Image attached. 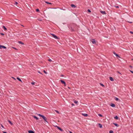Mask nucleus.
I'll return each instance as SVG.
<instances>
[{
	"label": "nucleus",
	"instance_id": "32",
	"mask_svg": "<svg viewBox=\"0 0 133 133\" xmlns=\"http://www.w3.org/2000/svg\"><path fill=\"white\" fill-rule=\"evenodd\" d=\"M36 11L37 12H38L39 11V9H36Z\"/></svg>",
	"mask_w": 133,
	"mask_h": 133
},
{
	"label": "nucleus",
	"instance_id": "13",
	"mask_svg": "<svg viewBox=\"0 0 133 133\" xmlns=\"http://www.w3.org/2000/svg\"><path fill=\"white\" fill-rule=\"evenodd\" d=\"M109 79L110 81H113V78L111 77H109Z\"/></svg>",
	"mask_w": 133,
	"mask_h": 133
},
{
	"label": "nucleus",
	"instance_id": "16",
	"mask_svg": "<svg viewBox=\"0 0 133 133\" xmlns=\"http://www.w3.org/2000/svg\"><path fill=\"white\" fill-rule=\"evenodd\" d=\"M8 121L11 125H12V123L11 122L10 120H8Z\"/></svg>",
	"mask_w": 133,
	"mask_h": 133
},
{
	"label": "nucleus",
	"instance_id": "53",
	"mask_svg": "<svg viewBox=\"0 0 133 133\" xmlns=\"http://www.w3.org/2000/svg\"><path fill=\"white\" fill-rule=\"evenodd\" d=\"M68 88H69V89H70V88L69 87H68Z\"/></svg>",
	"mask_w": 133,
	"mask_h": 133
},
{
	"label": "nucleus",
	"instance_id": "23",
	"mask_svg": "<svg viewBox=\"0 0 133 133\" xmlns=\"http://www.w3.org/2000/svg\"><path fill=\"white\" fill-rule=\"evenodd\" d=\"M45 3H46L47 4H51V3H50L48 2H47L45 1Z\"/></svg>",
	"mask_w": 133,
	"mask_h": 133
},
{
	"label": "nucleus",
	"instance_id": "9",
	"mask_svg": "<svg viewBox=\"0 0 133 133\" xmlns=\"http://www.w3.org/2000/svg\"><path fill=\"white\" fill-rule=\"evenodd\" d=\"M110 106L113 107H115V105L113 103H112L111 104H110Z\"/></svg>",
	"mask_w": 133,
	"mask_h": 133
},
{
	"label": "nucleus",
	"instance_id": "40",
	"mask_svg": "<svg viewBox=\"0 0 133 133\" xmlns=\"http://www.w3.org/2000/svg\"><path fill=\"white\" fill-rule=\"evenodd\" d=\"M63 84H64V85L65 86H66V83L65 82V83H63Z\"/></svg>",
	"mask_w": 133,
	"mask_h": 133
},
{
	"label": "nucleus",
	"instance_id": "21",
	"mask_svg": "<svg viewBox=\"0 0 133 133\" xmlns=\"http://www.w3.org/2000/svg\"><path fill=\"white\" fill-rule=\"evenodd\" d=\"M115 100L117 101L118 100H119V99L117 98V97H115Z\"/></svg>",
	"mask_w": 133,
	"mask_h": 133
},
{
	"label": "nucleus",
	"instance_id": "12",
	"mask_svg": "<svg viewBox=\"0 0 133 133\" xmlns=\"http://www.w3.org/2000/svg\"><path fill=\"white\" fill-rule=\"evenodd\" d=\"M18 43H19V44H21L22 45H24V43H23L21 41H19L18 42Z\"/></svg>",
	"mask_w": 133,
	"mask_h": 133
},
{
	"label": "nucleus",
	"instance_id": "33",
	"mask_svg": "<svg viewBox=\"0 0 133 133\" xmlns=\"http://www.w3.org/2000/svg\"><path fill=\"white\" fill-rule=\"evenodd\" d=\"M78 102L77 101H74V103H75L77 104Z\"/></svg>",
	"mask_w": 133,
	"mask_h": 133
},
{
	"label": "nucleus",
	"instance_id": "11",
	"mask_svg": "<svg viewBox=\"0 0 133 133\" xmlns=\"http://www.w3.org/2000/svg\"><path fill=\"white\" fill-rule=\"evenodd\" d=\"M82 114L84 116H87L88 115L87 114L85 113Z\"/></svg>",
	"mask_w": 133,
	"mask_h": 133
},
{
	"label": "nucleus",
	"instance_id": "5",
	"mask_svg": "<svg viewBox=\"0 0 133 133\" xmlns=\"http://www.w3.org/2000/svg\"><path fill=\"white\" fill-rule=\"evenodd\" d=\"M113 53L114 54H115L117 57H119V58H120V56L118 55L117 54H116L115 52H113Z\"/></svg>",
	"mask_w": 133,
	"mask_h": 133
},
{
	"label": "nucleus",
	"instance_id": "34",
	"mask_svg": "<svg viewBox=\"0 0 133 133\" xmlns=\"http://www.w3.org/2000/svg\"><path fill=\"white\" fill-rule=\"evenodd\" d=\"M43 72L45 74H47V73L46 72L45 70H43Z\"/></svg>",
	"mask_w": 133,
	"mask_h": 133
},
{
	"label": "nucleus",
	"instance_id": "38",
	"mask_svg": "<svg viewBox=\"0 0 133 133\" xmlns=\"http://www.w3.org/2000/svg\"><path fill=\"white\" fill-rule=\"evenodd\" d=\"M130 33L132 34H133V32H132V31H130Z\"/></svg>",
	"mask_w": 133,
	"mask_h": 133
},
{
	"label": "nucleus",
	"instance_id": "20",
	"mask_svg": "<svg viewBox=\"0 0 133 133\" xmlns=\"http://www.w3.org/2000/svg\"><path fill=\"white\" fill-rule=\"evenodd\" d=\"M3 28H4V30H7V29L5 27V26H3Z\"/></svg>",
	"mask_w": 133,
	"mask_h": 133
},
{
	"label": "nucleus",
	"instance_id": "43",
	"mask_svg": "<svg viewBox=\"0 0 133 133\" xmlns=\"http://www.w3.org/2000/svg\"><path fill=\"white\" fill-rule=\"evenodd\" d=\"M130 71L133 74V71L131 70H130Z\"/></svg>",
	"mask_w": 133,
	"mask_h": 133
},
{
	"label": "nucleus",
	"instance_id": "31",
	"mask_svg": "<svg viewBox=\"0 0 133 133\" xmlns=\"http://www.w3.org/2000/svg\"><path fill=\"white\" fill-rule=\"evenodd\" d=\"M114 6L117 8H119V7L118 6Z\"/></svg>",
	"mask_w": 133,
	"mask_h": 133
},
{
	"label": "nucleus",
	"instance_id": "37",
	"mask_svg": "<svg viewBox=\"0 0 133 133\" xmlns=\"http://www.w3.org/2000/svg\"><path fill=\"white\" fill-rule=\"evenodd\" d=\"M128 22H129V23H132V22L128 21Z\"/></svg>",
	"mask_w": 133,
	"mask_h": 133
},
{
	"label": "nucleus",
	"instance_id": "42",
	"mask_svg": "<svg viewBox=\"0 0 133 133\" xmlns=\"http://www.w3.org/2000/svg\"><path fill=\"white\" fill-rule=\"evenodd\" d=\"M2 132H3V133H7L6 132H5V131H3Z\"/></svg>",
	"mask_w": 133,
	"mask_h": 133
},
{
	"label": "nucleus",
	"instance_id": "30",
	"mask_svg": "<svg viewBox=\"0 0 133 133\" xmlns=\"http://www.w3.org/2000/svg\"><path fill=\"white\" fill-rule=\"evenodd\" d=\"M55 111L57 113L59 114V111L57 110H55Z\"/></svg>",
	"mask_w": 133,
	"mask_h": 133
},
{
	"label": "nucleus",
	"instance_id": "4",
	"mask_svg": "<svg viewBox=\"0 0 133 133\" xmlns=\"http://www.w3.org/2000/svg\"><path fill=\"white\" fill-rule=\"evenodd\" d=\"M2 48H3L4 49H5L6 48V47L3 45H0V49H1Z\"/></svg>",
	"mask_w": 133,
	"mask_h": 133
},
{
	"label": "nucleus",
	"instance_id": "28",
	"mask_svg": "<svg viewBox=\"0 0 133 133\" xmlns=\"http://www.w3.org/2000/svg\"><path fill=\"white\" fill-rule=\"evenodd\" d=\"M48 61H49L51 62L52 61V60L51 59L49 58V59H48Z\"/></svg>",
	"mask_w": 133,
	"mask_h": 133
},
{
	"label": "nucleus",
	"instance_id": "27",
	"mask_svg": "<svg viewBox=\"0 0 133 133\" xmlns=\"http://www.w3.org/2000/svg\"><path fill=\"white\" fill-rule=\"evenodd\" d=\"M35 82H32L31 83V84L32 85H34L35 84Z\"/></svg>",
	"mask_w": 133,
	"mask_h": 133
},
{
	"label": "nucleus",
	"instance_id": "52",
	"mask_svg": "<svg viewBox=\"0 0 133 133\" xmlns=\"http://www.w3.org/2000/svg\"><path fill=\"white\" fill-rule=\"evenodd\" d=\"M21 25L22 26H23V25Z\"/></svg>",
	"mask_w": 133,
	"mask_h": 133
},
{
	"label": "nucleus",
	"instance_id": "22",
	"mask_svg": "<svg viewBox=\"0 0 133 133\" xmlns=\"http://www.w3.org/2000/svg\"><path fill=\"white\" fill-rule=\"evenodd\" d=\"M98 124L99 125V127L100 128H101L102 127V125L100 123H99Z\"/></svg>",
	"mask_w": 133,
	"mask_h": 133
},
{
	"label": "nucleus",
	"instance_id": "48",
	"mask_svg": "<svg viewBox=\"0 0 133 133\" xmlns=\"http://www.w3.org/2000/svg\"><path fill=\"white\" fill-rule=\"evenodd\" d=\"M12 78L14 79L15 80L16 79L14 78V77H12Z\"/></svg>",
	"mask_w": 133,
	"mask_h": 133
},
{
	"label": "nucleus",
	"instance_id": "26",
	"mask_svg": "<svg viewBox=\"0 0 133 133\" xmlns=\"http://www.w3.org/2000/svg\"><path fill=\"white\" fill-rule=\"evenodd\" d=\"M88 12H91V10H90L89 9H88Z\"/></svg>",
	"mask_w": 133,
	"mask_h": 133
},
{
	"label": "nucleus",
	"instance_id": "44",
	"mask_svg": "<svg viewBox=\"0 0 133 133\" xmlns=\"http://www.w3.org/2000/svg\"><path fill=\"white\" fill-rule=\"evenodd\" d=\"M61 9V10H65V9Z\"/></svg>",
	"mask_w": 133,
	"mask_h": 133
},
{
	"label": "nucleus",
	"instance_id": "36",
	"mask_svg": "<svg viewBox=\"0 0 133 133\" xmlns=\"http://www.w3.org/2000/svg\"><path fill=\"white\" fill-rule=\"evenodd\" d=\"M38 72L42 75V73H41V72L39 71H38Z\"/></svg>",
	"mask_w": 133,
	"mask_h": 133
},
{
	"label": "nucleus",
	"instance_id": "35",
	"mask_svg": "<svg viewBox=\"0 0 133 133\" xmlns=\"http://www.w3.org/2000/svg\"><path fill=\"white\" fill-rule=\"evenodd\" d=\"M12 48L14 49H15V50H17V49L15 48V47H12Z\"/></svg>",
	"mask_w": 133,
	"mask_h": 133
},
{
	"label": "nucleus",
	"instance_id": "15",
	"mask_svg": "<svg viewBox=\"0 0 133 133\" xmlns=\"http://www.w3.org/2000/svg\"><path fill=\"white\" fill-rule=\"evenodd\" d=\"M17 79L19 81H20L21 82H22V80L19 78L17 77Z\"/></svg>",
	"mask_w": 133,
	"mask_h": 133
},
{
	"label": "nucleus",
	"instance_id": "24",
	"mask_svg": "<svg viewBox=\"0 0 133 133\" xmlns=\"http://www.w3.org/2000/svg\"><path fill=\"white\" fill-rule=\"evenodd\" d=\"M109 133H113V131L112 130H110L109 132Z\"/></svg>",
	"mask_w": 133,
	"mask_h": 133
},
{
	"label": "nucleus",
	"instance_id": "3",
	"mask_svg": "<svg viewBox=\"0 0 133 133\" xmlns=\"http://www.w3.org/2000/svg\"><path fill=\"white\" fill-rule=\"evenodd\" d=\"M55 127H56L57 128V129H58L59 130H60L61 131H63V130L61 128H60L59 127L57 126H56Z\"/></svg>",
	"mask_w": 133,
	"mask_h": 133
},
{
	"label": "nucleus",
	"instance_id": "1",
	"mask_svg": "<svg viewBox=\"0 0 133 133\" xmlns=\"http://www.w3.org/2000/svg\"><path fill=\"white\" fill-rule=\"evenodd\" d=\"M38 115L40 117H42V118L44 119V120L47 123H48V121H47V118H46L44 116L42 115L41 114H38Z\"/></svg>",
	"mask_w": 133,
	"mask_h": 133
},
{
	"label": "nucleus",
	"instance_id": "19",
	"mask_svg": "<svg viewBox=\"0 0 133 133\" xmlns=\"http://www.w3.org/2000/svg\"><path fill=\"white\" fill-rule=\"evenodd\" d=\"M114 118L117 119H118V117L117 116H115L114 117Z\"/></svg>",
	"mask_w": 133,
	"mask_h": 133
},
{
	"label": "nucleus",
	"instance_id": "39",
	"mask_svg": "<svg viewBox=\"0 0 133 133\" xmlns=\"http://www.w3.org/2000/svg\"><path fill=\"white\" fill-rule=\"evenodd\" d=\"M1 35H4V34L3 33H1Z\"/></svg>",
	"mask_w": 133,
	"mask_h": 133
},
{
	"label": "nucleus",
	"instance_id": "49",
	"mask_svg": "<svg viewBox=\"0 0 133 133\" xmlns=\"http://www.w3.org/2000/svg\"><path fill=\"white\" fill-rule=\"evenodd\" d=\"M16 4H17L18 3L16 2Z\"/></svg>",
	"mask_w": 133,
	"mask_h": 133
},
{
	"label": "nucleus",
	"instance_id": "25",
	"mask_svg": "<svg viewBox=\"0 0 133 133\" xmlns=\"http://www.w3.org/2000/svg\"><path fill=\"white\" fill-rule=\"evenodd\" d=\"M100 84L102 87H104V85L103 84H102L101 83H100Z\"/></svg>",
	"mask_w": 133,
	"mask_h": 133
},
{
	"label": "nucleus",
	"instance_id": "10",
	"mask_svg": "<svg viewBox=\"0 0 133 133\" xmlns=\"http://www.w3.org/2000/svg\"><path fill=\"white\" fill-rule=\"evenodd\" d=\"M28 132L29 133H34V132L32 130H29Z\"/></svg>",
	"mask_w": 133,
	"mask_h": 133
},
{
	"label": "nucleus",
	"instance_id": "45",
	"mask_svg": "<svg viewBox=\"0 0 133 133\" xmlns=\"http://www.w3.org/2000/svg\"><path fill=\"white\" fill-rule=\"evenodd\" d=\"M71 30H72V31H74V30L72 28H71Z\"/></svg>",
	"mask_w": 133,
	"mask_h": 133
},
{
	"label": "nucleus",
	"instance_id": "8",
	"mask_svg": "<svg viewBox=\"0 0 133 133\" xmlns=\"http://www.w3.org/2000/svg\"><path fill=\"white\" fill-rule=\"evenodd\" d=\"M92 43L93 44H95L96 43V41L95 40V39H93L92 40Z\"/></svg>",
	"mask_w": 133,
	"mask_h": 133
},
{
	"label": "nucleus",
	"instance_id": "47",
	"mask_svg": "<svg viewBox=\"0 0 133 133\" xmlns=\"http://www.w3.org/2000/svg\"><path fill=\"white\" fill-rule=\"evenodd\" d=\"M69 133H72L71 131H69Z\"/></svg>",
	"mask_w": 133,
	"mask_h": 133
},
{
	"label": "nucleus",
	"instance_id": "18",
	"mask_svg": "<svg viewBox=\"0 0 133 133\" xmlns=\"http://www.w3.org/2000/svg\"><path fill=\"white\" fill-rule=\"evenodd\" d=\"M61 81V83L62 84H63V83H65V82L64 81H63V80H61V81Z\"/></svg>",
	"mask_w": 133,
	"mask_h": 133
},
{
	"label": "nucleus",
	"instance_id": "29",
	"mask_svg": "<svg viewBox=\"0 0 133 133\" xmlns=\"http://www.w3.org/2000/svg\"><path fill=\"white\" fill-rule=\"evenodd\" d=\"M98 115L100 117H102V115L101 114H98Z\"/></svg>",
	"mask_w": 133,
	"mask_h": 133
},
{
	"label": "nucleus",
	"instance_id": "46",
	"mask_svg": "<svg viewBox=\"0 0 133 133\" xmlns=\"http://www.w3.org/2000/svg\"><path fill=\"white\" fill-rule=\"evenodd\" d=\"M1 127H2L4 128V127L2 125H1Z\"/></svg>",
	"mask_w": 133,
	"mask_h": 133
},
{
	"label": "nucleus",
	"instance_id": "17",
	"mask_svg": "<svg viewBox=\"0 0 133 133\" xmlns=\"http://www.w3.org/2000/svg\"><path fill=\"white\" fill-rule=\"evenodd\" d=\"M113 124H114L116 127H118V125L117 124V123H113Z\"/></svg>",
	"mask_w": 133,
	"mask_h": 133
},
{
	"label": "nucleus",
	"instance_id": "6",
	"mask_svg": "<svg viewBox=\"0 0 133 133\" xmlns=\"http://www.w3.org/2000/svg\"><path fill=\"white\" fill-rule=\"evenodd\" d=\"M101 14H106V13L105 12V11H101Z\"/></svg>",
	"mask_w": 133,
	"mask_h": 133
},
{
	"label": "nucleus",
	"instance_id": "2",
	"mask_svg": "<svg viewBox=\"0 0 133 133\" xmlns=\"http://www.w3.org/2000/svg\"><path fill=\"white\" fill-rule=\"evenodd\" d=\"M51 35H52L53 37L55 39H58V38L54 34H51Z\"/></svg>",
	"mask_w": 133,
	"mask_h": 133
},
{
	"label": "nucleus",
	"instance_id": "14",
	"mask_svg": "<svg viewBox=\"0 0 133 133\" xmlns=\"http://www.w3.org/2000/svg\"><path fill=\"white\" fill-rule=\"evenodd\" d=\"M33 117H34V118H35L37 120H38V118L36 116H33Z\"/></svg>",
	"mask_w": 133,
	"mask_h": 133
},
{
	"label": "nucleus",
	"instance_id": "50",
	"mask_svg": "<svg viewBox=\"0 0 133 133\" xmlns=\"http://www.w3.org/2000/svg\"><path fill=\"white\" fill-rule=\"evenodd\" d=\"M118 73H119L120 74H121L119 72V71H118Z\"/></svg>",
	"mask_w": 133,
	"mask_h": 133
},
{
	"label": "nucleus",
	"instance_id": "51",
	"mask_svg": "<svg viewBox=\"0 0 133 133\" xmlns=\"http://www.w3.org/2000/svg\"><path fill=\"white\" fill-rule=\"evenodd\" d=\"M130 66V67H131V68L132 67V66Z\"/></svg>",
	"mask_w": 133,
	"mask_h": 133
},
{
	"label": "nucleus",
	"instance_id": "7",
	"mask_svg": "<svg viewBox=\"0 0 133 133\" xmlns=\"http://www.w3.org/2000/svg\"><path fill=\"white\" fill-rule=\"evenodd\" d=\"M71 6L72 7L74 8H75L76 7V6H75V5L73 4H71Z\"/></svg>",
	"mask_w": 133,
	"mask_h": 133
},
{
	"label": "nucleus",
	"instance_id": "41",
	"mask_svg": "<svg viewBox=\"0 0 133 133\" xmlns=\"http://www.w3.org/2000/svg\"><path fill=\"white\" fill-rule=\"evenodd\" d=\"M63 84H64V85L65 86H66V83L65 82V83H63Z\"/></svg>",
	"mask_w": 133,
	"mask_h": 133
}]
</instances>
